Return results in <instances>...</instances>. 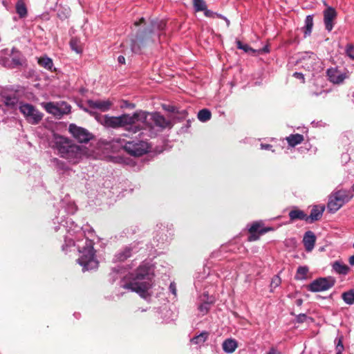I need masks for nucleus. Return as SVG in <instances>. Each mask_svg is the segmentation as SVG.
Here are the masks:
<instances>
[{"label": "nucleus", "mask_w": 354, "mask_h": 354, "mask_svg": "<svg viewBox=\"0 0 354 354\" xmlns=\"http://www.w3.org/2000/svg\"><path fill=\"white\" fill-rule=\"evenodd\" d=\"M63 227L68 234L65 238V244L66 246L75 245V241L71 236L76 234H80L82 236V227L75 224L70 218H67L59 226V229ZM76 245L80 252V257L77 259L78 263L83 267V270H90L97 268L98 261L95 258L93 250V242L88 239L82 237L76 241Z\"/></svg>", "instance_id": "obj_1"}, {"label": "nucleus", "mask_w": 354, "mask_h": 354, "mask_svg": "<svg viewBox=\"0 0 354 354\" xmlns=\"http://www.w3.org/2000/svg\"><path fill=\"white\" fill-rule=\"evenodd\" d=\"M53 143L59 156L73 165L91 156V151L86 146L75 144L72 140L61 136L55 135Z\"/></svg>", "instance_id": "obj_2"}, {"label": "nucleus", "mask_w": 354, "mask_h": 354, "mask_svg": "<svg viewBox=\"0 0 354 354\" xmlns=\"http://www.w3.org/2000/svg\"><path fill=\"white\" fill-rule=\"evenodd\" d=\"M151 280L152 274L150 273L149 268L141 266L136 270L133 279L124 287L131 289L139 294L141 297L146 299L149 296V290L152 285Z\"/></svg>", "instance_id": "obj_3"}, {"label": "nucleus", "mask_w": 354, "mask_h": 354, "mask_svg": "<svg viewBox=\"0 0 354 354\" xmlns=\"http://www.w3.org/2000/svg\"><path fill=\"white\" fill-rule=\"evenodd\" d=\"M137 124L138 131L143 129H148L149 136H152L155 133L152 131L156 127L159 129L170 128L172 124L169 120L166 119L158 113H147L145 111H137Z\"/></svg>", "instance_id": "obj_4"}, {"label": "nucleus", "mask_w": 354, "mask_h": 354, "mask_svg": "<svg viewBox=\"0 0 354 354\" xmlns=\"http://www.w3.org/2000/svg\"><path fill=\"white\" fill-rule=\"evenodd\" d=\"M101 123L107 127H124L129 131L136 133L138 131L137 112L132 115L127 114L119 117L105 115L102 118Z\"/></svg>", "instance_id": "obj_5"}, {"label": "nucleus", "mask_w": 354, "mask_h": 354, "mask_svg": "<svg viewBox=\"0 0 354 354\" xmlns=\"http://www.w3.org/2000/svg\"><path fill=\"white\" fill-rule=\"evenodd\" d=\"M165 27V24L162 21L153 22L151 24V28L145 30L144 32L138 34L136 37L131 41V50L133 52L138 53L142 48L149 44L151 41H154L152 38V32L156 30H162Z\"/></svg>", "instance_id": "obj_6"}, {"label": "nucleus", "mask_w": 354, "mask_h": 354, "mask_svg": "<svg viewBox=\"0 0 354 354\" xmlns=\"http://www.w3.org/2000/svg\"><path fill=\"white\" fill-rule=\"evenodd\" d=\"M352 198L349 196L348 192L344 189L338 190L333 192L328 198L327 208L331 213H335L339 210L344 203L350 201Z\"/></svg>", "instance_id": "obj_7"}, {"label": "nucleus", "mask_w": 354, "mask_h": 354, "mask_svg": "<svg viewBox=\"0 0 354 354\" xmlns=\"http://www.w3.org/2000/svg\"><path fill=\"white\" fill-rule=\"evenodd\" d=\"M19 109L27 122L31 124H37L43 118V114L30 104L20 102Z\"/></svg>", "instance_id": "obj_8"}, {"label": "nucleus", "mask_w": 354, "mask_h": 354, "mask_svg": "<svg viewBox=\"0 0 354 354\" xmlns=\"http://www.w3.org/2000/svg\"><path fill=\"white\" fill-rule=\"evenodd\" d=\"M124 150L129 154L135 156H140L147 153L149 149L147 142L135 138L125 142Z\"/></svg>", "instance_id": "obj_9"}, {"label": "nucleus", "mask_w": 354, "mask_h": 354, "mask_svg": "<svg viewBox=\"0 0 354 354\" xmlns=\"http://www.w3.org/2000/svg\"><path fill=\"white\" fill-rule=\"evenodd\" d=\"M42 106L48 113L59 118L71 111V106L66 102L57 104L53 102L42 103Z\"/></svg>", "instance_id": "obj_10"}, {"label": "nucleus", "mask_w": 354, "mask_h": 354, "mask_svg": "<svg viewBox=\"0 0 354 354\" xmlns=\"http://www.w3.org/2000/svg\"><path fill=\"white\" fill-rule=\"evenodd\" d=\"M334 278L329 277L319 278L313 281L308 286L309 290L312 292H321L330 289L335 284Z\"/></svg>", "instance_id": "obj_11"}, {"label": "nucleus", "mask_w": 354, "mask_h": 354, "mask_svg": "<svg viewBox=\"0 0 354 354\" xmlns=\"http://www.w3.org/2000/svg\"><path fill=\"white\" fill-rule=\"evenodd\" d=\"M69 131L80 142H87L92 138V135L85 129L74 124L69 125Z\"/></svg>", "instance_id": "obj_12"}, {"label": "nucleus", "mask_w": 354, "mask_h": 354, "mask_svg": "<svg viewBox=\"0 0 354 354\" xmlns=\"http://www.w3.org/2000/svg\"><path fill=\"white\" fill-rule=\"evenodd\" d=\"M304 67L309 71H319L322 68L320 59L313 53L303 58Z\"/></svg>", "instance_id": "obj_13"}, {"label": "nucleus", "mask_w": 354, "mask_h": 354, "mask_svg": "<svg viewBox=\"0 0 354 354\" xmlns=\"http://www.w3.org/2000/svg\"><path fill=\"white\" fill-rule=\"evenodd\" d=\"M87 104L91 109L98 110L102 112L110 109L113 102L109 100H88Z\"/></svg>", "instance_id": "obj_14"}, {"label": "nucleus", "mask_w": 354, "mask_h": 354, "mask_svg": "<svg viewBox=\"0 0 354 354\" xmlns=\"http://www.w3.org/2000/svg\"><path fill=\"white\" fill-rule=\"evenodd\" d=\"M327 75L329 80L334 84H341L348 77L347 73L342 72L336 68L328 69Z\"/></svg>", "instance_id": "obj_15"}, {"label": "nucleus", "mask_w": 354, "mask_h": 354, "mask_svg": "<svg viewBox=\"0 0 354 354\" xmlns=\"http://www.w3.org/2000/svg\"><path fill=\"white\" fill-rule=\"evenodd\" d=\"M337 17V12L334 8L331 7L327 8L324 11V21L326 29L330 31L333 28V20Z\"/></svg>", "instance_id": "obj_16"}, {"label": "nucleus", "mask_w": 354, "mask_h": 354, "mask_svg": "<svg viewBox=\"0 0 354 354\" xmlns=\"http://www.w3.org/2000/svg\"><path fill=\"white\" fill-rule=\"evenodd\" d=\"M316 237L313 232L308 231L305 233L303 242L307 251L310 252L313 249Z\"/></svg>", "instance_id": "obj_17"}, {"label": "nucleus", "mask_w": 354, "mask_h": 354, "mask_svg": "<svg viewBox=\"0 0 354 354\" xmlns=\"http://www.w3.org/2000/svg\"><path fill=\"white\" fill-rule=\"evenodd\" d=\"M238 347V343L234 339H225L222 344L223 350L227 353H232Z\"/></svg>", "instance_id": "obj_18"}, {"label": "nucleus", "mask_w": 354, "mask_h": 354, "mask_svg": "<svg viewBox=\"0 0 354 354\" xmlns=\"http://www.w3.org/2000/svg\"><path fill=\"white\" fill-rule=\"evenodd\" d=\"M289 216L292 221H295L296 219L308 221V217L306 214L299 209L291 210L289 212Z\"/></svg>", "instance_id": "obj_19"}, {"label": "nucleus", "mask_w": 354, "mask_h": 354, "mask_svg": "<svg viewBox=\"0 0 354 354\" xmlns=\"http://www.w3.org/2000/svg\"><path fill=\"white\" fill-rule=\"evenodd\" d=\"M324 209H325L324 206L314 207L313 208V209L311 210L310 216H308V220L310 219L311 221L318 220L322 215V213H323Z\"/></svg>", "instance_id": "obj_20"}, {"label": "nucleus", "mask_w": 354, "mask_h": 354, "mask_svg": "<svg viewBox=\"0 0 354 354\" xmlns=\"http://www.w3.org/2000/svg\"><path fill=\"white\" fill-rule=\"evenodd\" d=\"M288 143L291 147L300 144L304 140V136L301 134H292L286 138Z\"/></svg>", "instance_id": "obj_21"}, {"label": "nucleus", "mask_w": 354, "mask_h": 354, "mask_svg": "<svg viewBox=\"0 0 354 354\" xmlns=\"http://www.w3.org/2000/svg\"><path fill=\"white\" fill-rule=\"evenodd\" d=\"M38 64L44 68L48 71H52L53 63L50 58L46 56L41 57L38 59Z\"/></svg>", "instance_id": "obj_22"}, {"label": "nucleus", "mask_w": 354, "mask_h": 354, "mask_svg": "<svg viewBox=\"0 0 354 354\" xmlns=\"http://www.w3.org/2000/svg\"><path fill=\"white\" fill-rule=\"evenodd\" d=\"M333 268L336 272L342 274H346L349 271L348 266L339 261L333 263Z\"/></svg>", "instance_id": "obj_23"}, {"label": "nucleus", "mask_w": 354, "mask_h": 354, "mask_svg": "<svg viewBox=\"0 0 354 354\" xmlns=\"http://www.w3.org/2000/svg\"><path fill=\"white\" fill-rule=\"evenodd\" d=\"M270 230V229L262 228L261 223L256 222L251 225L249 231L250 233H258L259 234H263L269 231Z\"/></svg>", "instance_id": "obj_24"}, {"label": "nucleus", "mask_w": 354, "mask_h": 354, "mask_svg": "<svg viewBox=\"0 0 354 354\" xmlns=\"http://www.w3.org/2000/svg\"><path fill=\"white\" fill-rule=\"evenodd\" d=\"M209 333L207 332H202L200 335L193 337L192 342L194 344L201 345L207 339Z\"/></svg>", "instance_id": "obj_25"}, {"label": "nucleus", "mask_w": 354, "mask_h": 354, "mask_svg": "<svg viewBox=\"0 0 354 354\" xmlns=\"http://www.w3.org/2000/svg\"><path fill=\"white\" fill-rule=\"evenodd\" d=\"M313 26V16L308 15L305 20V27H304V28H305L304 34H305L306 37L309 35L311 33Z\"/></svg>", "instance_id": "obj_26"}, {"label": "nucleus", "mask_w": 354, "mask_h": 354, "mask_svg": "<svg viewBox=\"0 0 354 354\" xmlns=\"http://www.w3.org/2000/svg\"><path fill=\"white\" fill-rule=\"evenodd\" d=\"M308 272V268L306 266H300L298 268L295 279L298 280L305 279Z\"/></svg>", "instance_id": "obj_27"}, {"label": "nucleus", "mask_w": 354, "mask_h": 354, "mask_svg": "<svg viewBox=\"0 0 354 354\" xmlns=\"http://www.w3.org/2000/svg\"><path fill=\"white\" fill-rule=\"evenodd\" d=\"M71 48L73 50L77 53H81L82 52V47L80 41L76 38H73L70 41Z\"/></svg>", "instance_id": "obj_28"}, {"label": "nucleus", "mask_w": 354, "mask_h": 354, "mask_svg": "<svg viewBox=\"0 0 354 354\" xmlns=\"http://www.w3.org/2000/svg\"><path fill=\"white\" fill-rule=\"evenodd\" d=\"M16 10L17 14L21 17H24L27 14V10L24 3L22 1H19L16 5Z\"/></svg>", "instance_id": "obj_29"}, {"label": "nucleus", "mask_w": 354, "mask_h": 354, "mask_svg": "<svg viewBox=\"0 0 354 354\" xmlns=\"http://www.w3.org/2000/svg\"><path fill=\"white\" fill-rule=\"evenodd\" d=\"M211 118V113L207 109H202L198 113V118L201 122H206Z\"/></svg>", "instance_id": "obj_30"}, {"label": "nucleus", "mask_w": 354, "mask_h": 354, "mask_svg": "<svg viewBox=\"0 0 354 354\" xmlns=\"http://www.w3.org/2000/svg\"><path fill=\"white\" fill-rule=\"evenodd\" d=\"M342 299L345 303L351 305L354 303V292L350 290L342 294Z\"/></svg>", "instance_id": "obj_31"}, {"label": "nucleus", "mask_w": 354, "mask_h": 354, "mask_svg": "<svg viewBox=\"0 0 354 354\" xmlns=\"http://www.w3.org/2000/svg\"><path fill=\"white\" fill-rule=\"evenodd\" d=\"M194 7L196 11H203L206 9V4L204 0H193Z\"/></svg>", "instance_id": "obj_32"}, {"label": "nucleus", "mask_w": 354, "mask_h": 354, "mask_svg": "<svg viewBox=\"0 0 354 354\" xmlns=\"http://www.w3.org/2000/svg\"><path fill=\"white\" fill-rule=\"evenodd\" d=\"M130 248H125L123 251L118 254L117 258L119 261H124L131 256Z\"/></svg>", "instance_id": "obj_33"}, {"label": "nucleus", "mask_w": 354, "mask_h": 354, "mask_svg": "<svg viewBox=\"0 0 354 354\" xmlns=\"http://www.w3.org/2000/svg\"><path fill=\"white\" fill-rule=\"evenodd\" d=\"M17 100L15 98L7 97L5 100V104L7 106L14 108L17 105Z\"/></svg>", "instance_id": "obj_34"}, {"label": "nucleus", "mask_w": 354, "mask_h": 354, "mask_svg": "<svg viewBox=\"0 0 354 354\" xmlns=\"http://www.w3.org/2000/svg\"><path fill=\"white\" fill-rule=\"evenodd\" d=\"M281 283V279L278 276H274L271 281L270 286L272 288L278 287Z\"/></svg>", "instance_id": "obj_35"}, {"label": "nucleus", "mask_w": 354, "mask_h": 354, "mask_svg": "<svg viewBox=\"0 0 354 354\" xmlns=\"http://www.w3.org/2000/svg\"><path fill=\"white\" fill-rule=\"evenodd\" d=\"M346 55L351 57V59H354V46L352 44H348L346 46Z\"/></svg>", "instance_id": "obj_36"}, {"label": "nucleus", "mask_w": 354, "mask_h": 354, "mask_svg": "<svg viewBox=\"0 0 354 354\" xmlns=\"http://www.w3.org/2000/svg\"><path fill=\"white\" fill-rule=\"evenodd\" d=\"M210 303H212V301H209V302H207V303H204L203 304H201L200 306H199V310L204 315L205 313H207L208 310H209V304Z\"/></svg>", "instance_id": "obj_37"}, {"label": "nucleus", "mask_w": 354, "mask_h": 354, "mask_svg": "<svg viewBox=\"0 0 354 354\" xmlns=\"http://www.w3.org/2000/svg\"><path fill=\"white\" fill-rule=\"evenodd\" d=\"M238 48L243 49L245 52H252L254 53V50L249 47L248 45H243L240 41L237 42Z\"/></svg>", "instance_id": "obj_38"}, {"label": "nucleus", "mask_w": 354, "mask_h": 354, "mask_svg": "<svg viewBox=\"0 0 354 354\" xmlns=\"http://www.w3.org/2000/svg\"><path fill=\"white\" fill-rule=\"evenodd\" d=\"M259 234L258 233H250V235L248 237V241H257L259 238Z\"/></svg>", "instance_id": "obj_39"}, {"label": "nucleus", "mask_w": 354, "mask_h": 354, "mask_svg": "<svg viewBox=\"0 0 354 354\" xmlns=\"http://www.w3.org/2000/svg\"><path fill=\"white\" fill-rule=\"evenodd\" d=\"M55 162L57 164V167L59 168V169H66V165L64 164V162H63L61 160H55Z\"/></svg>", "instance_id": "obj_40"}, {"label": "nucleus", "mask_w": 354, "mask_h": 354, "mask_svg": "<svg viewBox=\"0 0 354 354\" xmlns=\"http://www.w3.org/2000/svg\"><path fill=\"white\" fill-rule=\"evenodd\" d=\"M267 354H281V352L276 348L272 347L270 348Z\"/></svg>", "instance_id": "obj_41"}, {"label": "nucleus", "mask_w": 354, "mask_h": 354, "mask_svg": "<svg viewBox=\"0 0 354 354\" xmlns=\"http://www.w3.org/2000/svg\"><path fill=\"white\" fill-rule=\"evenodd\" d=\"M169 290H170V291L172 292V294L174 295H176V286H175V285L174 283H171L170 284Z\"/></svg>", "instance_id": "obj_42"}, {"label": "nucleus", "mask_w": 354, "mask_h": 354, "mask_svg": "<svg viewBox=\"0 0 354 354\" xmlns=\"http://www.w3.org/2000/svg\"><path fill=\"white\" fill-rule=\"evenodd\" d=\"M294 76L296 77V78H298V79H300V80H302V81L304 82V75L301 73H294Z\"/></svg>", "instance_id": "obj_43"}, {"label": "nucleus", "mask_w": 354, "mask_h": 354, "mask_svg": "<svg viewBox=\"0 0 354 354\" xmlns=\"http://www.w3.org/2000/svg\"><path fill=\"white\" fill-rule=\"evenodd\" d=\"M271 148H272V146L270 145H267V144H261V149L268 150V149H270Z\"/></svg>", "instance_id": "obj_44"}, {"label": "nucleus", "mask_w": 354, "mask_h": 354, "mask_svg": "<svg viewBox=\"0 0 354 354\" xmlns=\"http://www.w3.org/2000/svg\"><path fill=\"white\" fill-rule=\"evenodd\" d=\"M118 62L120 64L125 63V58L123 56H119L118 58Z\"/></svg>", "instance_id": "obj_45"}, {"label": "nucleus", "mask_w": 354, "mask_h": 354, "mask_svg": "<svg viewBox=\"0 0 354 354\" xmlns=\"http://www.w3.org/2000/svg\"><path fill=\"white\" fill-rule=\"evenodd\" d=\"M204 11H205V15L207 17H211V16L212 15V14H213V12H211L210 10H207V8H206V9H205V10H204Z\"/></svg>", "instance_id": "obj_46"}, {"label": "nucleus", "mask_w": 354, "mask_h": 354, "mask_svg": "<svg viewBox=\"0 0 354 354\" xmlns=\"http://www.w3.org/2000/svg\"><path fill=\"white\" fill-rule=\"evenodd\" d=\"M348 261L351 266H354V254L350 257Z\"/></svg>", "instance_id": "obj_47"}, {"label": "nucleus", "mask_w": 354, "mask_h": 354, "mask_svg": "<svg viewBox=\"0 0 354 354\" xmlns=\"http://www.w3.org/2000/svg\"><path fill=\"white\" fill-rule=\"evenodd\" d=\"M144 20H145V19H144V18H141V19H140V20L139 21H136V22L134 23V25H135L136 26H138L140 23H142V22L144 21Z\"/></svg>", "instance_id": "obj_48"}, {"label": "nucleus", "mask_w": 354, "mask_h": 354, "mask_svg": "<svg viewBox=\"0 0 354 354\" xmlns=\"http://www.w3.org/2000/svg\"><path fill=\"white\" fill-rule=\"evenodd\" d=\"M306 317V315H300L298 317L299 320L302 322L303 319Z\"/></svg>", "instance_id": "obj_49"}, {"label": "nucleus", "mask_w": 354, "mask_h": 354, "mask_svg": "<svg viewBox=\"0 0 354 354\" xmlns=\"http://www.w3.org/2000/svg\"><path fill=\"white\" fill-rule=\"evenodd\" d=\"M264 52H268V49L267 48H265L263 50Z\"/></svg>", "instance_id": "obj_50"}, {"label": "nucleus", "mask_w": 354, "mask_h": 354, "mask_svg": "<svg viewBox=\"0 0 354 354\" xmlns=\"http://www.w3.org/2000/svg\"><path fill=\"white\" fill-rule=\"evenodd\" d=\"M297 303H298V304H301V301L300 300H297Z\"/></svg>", "instance_id": "obj_51"}, {"label": "nucleus", "mask_w": 354, "mask_h": 354, "mask_svg": "<svg viewBox=\"0 0 354 354\" xmlns=\"http://www.w3.org/2000/svg\"><path fill=\"white\" fill-rule=\"evenodd\" d=\"M352 190L354 192V183L353 185L352 186Z\"/></svg>", "instance_id": "obj_52"}, {"label": "nucleus", "mask_w": 354, "mask_h": 354, "mask_svg": "<svg viewBox=\"0 0 354 354\" xmlns=\"http://www.w3.org/2000/svg\"><path fill=\"white\" fill-rule=\"evenodd\" d=\"M337 354H342L340 351L337 352Z\"/></svg>", "instance_id": "obj_53"}, {"label": "nucleus", "mask_w": 354, "mask_h": 354, "mask_svg": "<svg viewBox=\"0 0 354 354\" xmlns=\"http://www.w3.org/2000/svg\"><path fill=\"white\" fill-rule=\"evenodd\" d=\"M353 248H354V243H353Z\"/></svg>", "instance_id": "obj_54"}]
</instances>
